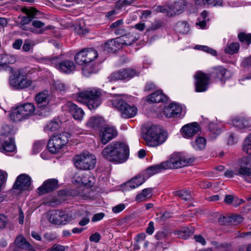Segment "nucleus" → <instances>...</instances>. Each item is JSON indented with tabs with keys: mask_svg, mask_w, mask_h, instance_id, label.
<instances>
[{
	"mask_svg": "<svg viewBox=\"0 0 251 251\" xmlns=\"http://www.w3.org/2000/svg\"><path fill=\"white\" fill-rule=\"evenodd\" d=\"M194 161V157L181 156L178 153H174L168 160L148 167L144 173L143 176L145 178H149L167 169H177L189 165Z\"/></svg>",
	"mask_w": 251,
	"mask_h": 251,
	"instance_id": "obj_1",
	"label": "nucleus"
},
{
	"mask_svg": "<svg viewBox=\"0 0 251 251\" xmlns=\"http://www.w3.org/2000/svg\"><path fill=\"white\" fill-rule=\"evenodd\" d=\"M128 147L121 142H112L106 146L102 150V157L107 161L114 163H122L128 158Z\"/></svg>",
	"mask_w": 251,
	"mask_h": 251,
	"instance_id": "obj_2",
	"label": "nucleus"
},
{
	"mask_svg": "<svg viewBox=\"0 0 251 251\" xmlns=\"http://www.w3.org/2000/svg\"><path fill=\"white\" fill-rule=\"evenodd\" d=\"M167 137V132L161 131L154 126H151L143 135L146 144L150 147H157L161 145L165 142Z\"/></svg>",
	"mask_w": 251,
	"mask_h": 251,
	"instance_id": "obj_3",
	"label": "nucleus"
},
{
	"mask_svg": "<svg viewBox=\"0 0 251 251\" xmlns=\"http://www.w3.org/2000/svg\"><path fill=\"white\" fill-rule=\"evenodd\" d=\"M35 110V106L32 103H25L14 109L11 112L9 117L14 122H20L33 115Z\"/></svg>",
	"mask_w": 251,
	"mask_h": 251,
	"instance_id": "obj_4",
	"label": "nucleus"
},
{
	"mask_svg": "<svg viewBox=\"0 0 251 251\" xmlns=\"http://www.w3.org/2000/svg\"><path fill=\"white\" fill-rule=\"evenodd\" d=\"M12 75L9 76V83L16 89H23L29 87L31 82L27 79L26 75L22 69L14 71L12 68V72H8Z\"/></svg>",
	"mask_w": 251,
	"mask_h": 251,
	"instance_id": "obj_5",
	"label": "nucleus"
},
{
	"mask_svg": "<svg viewBox=\"0 0 251 251\" xmlns=\"http://www.w3.org/2000/svg\"><path fill=\"white\" fill-rule=\"evenodd\" d=\"M54 189H38L37 194L39 195H43L50 193L49 197L45 204L49 206H55L59 204L66 200L67 193L65 189H61L58 191L57 194H55Z\"/></svg>",
	"mask_w": 251,
	"mask_h": 251,
	"instance_id": "obj_6",
	"label": "nucleus"
},
{
	"mask_svg": "<svg viewBox=\"0 0 251 251\" xmlns=\"http://www.w3.org/2000/svg\"><path fill=\"white\" fill-rule=\"evenodd\" d=\"M69 134L66 132L53 135L48 142L49 151L52 154H56L68 142Z\"/></svg>",
	"mask_w": 251,
	"mask_h": 251,
	"instance_id": "obj_7",
	"label": "nucleus"
},
{
	"mask_svg": "<svg viewBox=\"0 0 251 251\" xmlns=\"http://www.w3.org/2000/svg\"><path fill=\"white\" fill-rule=\"evenodd\" d=\"M4 128L7 129L8 131L2 132L0 135V151L6 154L14 151L16 149V146L10 127L6 126Z\"/></svg>",
	"mask_w": 251,
	"mask_h": 251,
	"instance_id": "obj_8",
	"label": "nucleus"
},
{
	"mask_svg": "<svg viewBox=\"0 0 251 251\" xmlns=\"http://www.w3.org/2000/svg\"><path fill=\"white\" fill-rule=\"evenodd\" d=\"M100 90L93 89L79 93V98L86 100L88 107L92 110L97 108L100 104Z\"/></svg>",
	"mask_w": 251,
	"mask_h": 251,
	"instance_id": "obj_9",
	"label": "nucleus"
},
{
	"mask_svg": "<svg viewBox=\"0 0 251 251\" xmlns=\"http://www.w3.org/2000/svg\"><path fill=\"white\" fill-rule=\"evenodd\" d=\"M113 106L118 108L121 112V116L125 118H130L134 117L137 113V108L133 105L128 104L120 98L112 100Z\"/></svg>",
	"mask_w": 251,
	"mask_h": 251,
	"instance_id": "obj_10",
	"label": "nucleus"
},
{
	"mask_svg": "<svg viewBox=\"0 0 251 251\" xmlns=\"http://www.w3.org/2000/svg\"><path fill=\"white\" fill-rule=\"evenodd\" d=\"M211 74H206L201 71L197 72L195 75V90L197 92H202L207 90L210 84Z\"/></svg>",
	"mask_w": 251,
	"mask_h": 251,
	"instance_id": "obj_11",
	"label": "nucleus"
},
{
	"mask_svg": "<svg viewBox=\"0 0 251 251\" xmlns=\"http://www.w3.org/2000/svg\"><path fill=\"white\" fill-rule=\"evenodd\" d=\"M96 163L95 156L88 151H83L79 154V169H92L95 167Z\"/></svg>",
	"mask_w": 251,
	"mask_h": 251,
	"instance_id": "obj_12",
	"label": "nucleus"
},
{
	"mask_svg": "<svg viewBox=\"0 0 251 251\" xmlns=\"http://www.w3.org/2000/svg\"><path fill=\"white\" fill-rule=\"evenodd\" d=\"M69 217L65 211L54 210L49 213V220L50 222L57 225H65L68 222Z\"/></svg>",
	"mask_w": 251,
	"mask_h": 251,
	"instance_id": "obj_13",
	"label": "nucleus"
},
{
	"mask_svg": "<svg viewBox=\"0 0 251 251\" xmlns=\"http://www.w3.org/2000/svg\"><path fill=\"white\" fill-rule=\"evenodd\" d=\"M137 75L135 70L131 69H122L113 73L107 78L109 81L130 79Z\"/></svg>",
	"mask_w": 251,
	"mask_h": 251,
	"instance_id": "obj_14",
	"label": "nucleus"
},
{
	"mask_svg": "<svg viewBox=\"0 0 251 251\" xmlns=\"http://www.w3.org/2000/svg\"><path fill=\"white\" fill-rule=\"evenodd\" d=\"M117 131L113 127L105 126L102 127L100 132L101 143L105 145L110 140L116 137Z\"/></svg>",
	"mask_w": 251,
	"mask_h": 251,
	"instance_id": "obj_15",
	"label": "nucleus"
},
{
	"mask_svg": "<svg viewBox=\"0 0 251 251\" xmlns=\"http://www.w3.org/2000/svg\"><path fill=\"white\" fill-rule=\"evenodd\" d=\"M34 100L39 107L45 108L49 112V108L47 106L50 101V95L47 90H44L37 93Z\"/></svg>",
	"mask_w": 251,
	"mask_h": 251,
	"instance_id": "obj_16",
	"label": "nucleus"
},
{
	"mask_svg": "<svg viewBox=\"0 0 251 251\" xmlns=\"http://www.w3.org/2000/svg\"><path fill=\"white\" fill-rule=\"evenodd\" d=\"M80 61L83 63H90L97 58V51L92 48L84 49L79 51Z\"/></svg>",
	"mask_w": 251,
	"mask_h": 251,
	"instance_id": "obj_17",
	"label": "nucleus"
},
{
	"mask_svg": "<svg viewBox=\"0 0 251 251\" xmlns=\"http://www.w3.org/2000/svg\"><path fill=\"white\" fill-rule=\"evenodd\" d=\"M31 184V177L27 174H22L17 177L12 188H29Z\"/></svg>",
	"mask_w": 251,
	"mask_h": 251,
	"instance_id": "obj_18",
	"label": "nucleus"
},
{
	"mask_svg": "<svg viewBox=\"0 0 251 251\" xmlns=\"http://www.w3.org/2000/svg\"><path fill=\"white\" fill-rule=\"evenodd\" d=\"M164 114L168 118L176 117L180 115L181 107L176 103H172L164 109Z\"/></svg>",
	"mask_w": 251,
	"mask_h": 251,
	"instance_id": "obj_19",
	"label": "nucleus"
},
{
	"mask_svg": "<svg viewBox=\"0 0 251 251\" xmlns=\"http://www.w3.org/2000/svg\"><path fill=\"white\" fill-rule=\"evenodd\" d=\"M186 2L183 1L175 2L173 4L169 5V11L168 13V17H172L176 14H179L186 8Z\"/></svg>",
	"mask_w": 251,
	"mask_h": 251,
	"instance_id": "obj_20",
	"label": "nucleus"
},
{
	"mask_svg": "<svg viewBox=\"0 0 251 251\" xmlns=\"http://www.w3.org/2000/svg\"><path fill=\"white\" fill-rule=\"evenodd\" d=\"M181 130L184 137H191L200 131V127L198 123H193L183 126Z\"/></svg>",
	"mask_w": 251,
	"mask_h": 251,
	"instance_id": "obj_21",
	"label": "nucleus"
},
{
	"mask_svg": "<svg viewBox=\"0 0 251 251\" xmlns=\"http://www.w3.org/2000/svg\"><path fill=\"white\" fill-rule=\"evenodd\" d=\"M145 179L146 178L144 176L141 175H138L134 177L129 181L123 183L121 185V187H129L130 188H136L143 184L144 182Z\"/></svg>",
	"mask_w": 251,
	"mask_h": 251,
	"instance_id": "obj_22",
	"label": "nucleus"
},
{
	"mask_svg": "<svg viewBox=\"0 0 251 251\" xmlns=\"http://www.w3.org/2000/svg\"><path fill=\"white\" fill-rule=\"evenodd\" d=\"M140 37V34L136 32H131L120 37L122 45L130 46L137 41Z\"/></svg>",
	"mask_w": 251,
	"mask_h": 251,
	"instance_id": "obj_23",
	"label": "nucleus"
},
{
	"mask_svg": "<svg viewBox=\"0 0 251 251\" xmlns=\"http://www.w3.org/2000/svg\"><path fill=\"white\" fill-rule=\"evenodd\" d=\"M120 38H117L115 39L108 40L104 44V48L108 52L116 51L122 45Z\"/></svg>",
	"mask_w": 251,
	"mask_h": 251,
	"instance_id": "obj_24",
	"label": "nucleus"
},
{
	"mask_svg": "<svg viewBox=\"0 0 251 251\" xmlns=\"http://www.w3.org/2000/svg\"><path fill=\"white\" fill-rule=\"evenodd\" d=\"M233 125L238 129H246L250 128L251 124L246 118H235L232 120Z\"/></svg>",
	"mask_w": 251,
	"mask_h": 251,
	"instance_id": "obj_25",
	"label": "nucleus"
},
{
	"mask_svg": "<svg viewBox=\"0 0 251 251\" xmlns=\"http://www.w3.org/2000/svg\"><path fill=\"white\" fill-rule=\"evenodd\" d=\"M81 182L82 186L91 188L94 186L96 179L92 174L88 172L82 175L81 178Z\"/></svg>",
	"mask_w": 251,
	"mask_h": 251,
	"instance_id": "obj_26",
	"label": "nucleus"
},
{
	"mask_svg": "<svg viewBox=\"0 0 251 251\" xmlns=\"http://www.w3.org/2000/svg\"><path fill=\"white\" fill-rule=\"evenodd\" d=\"M146 100L152 103L163 102L167 100V97L161 91H157L149 95Z\"/></svg>",
	"mask_w": 251,
	"mask_h": 251,
	"instance_id": "obj_27",
	"label": "nucleus"
},
{
	"mask_svg": "<svg viewBox=\"0 0 251 251\" xmlns=\"http://www.w3.org/2000/svg\"><path fill=\"white\" fill-rule=\"evenodd\" d=\"M75 67L74 62L68 60L62 61L58 65V67L61 71L68 74L74 71Z\"/></svg>",
	"mask_w": 251,
	"mask_h": 251,
	"instance_id": "obj_28",
	"label": "nucleus"
},
{
	"mask_svg": "<svg viewBox=\"0 0 251 251\" xmlns=\"http://www.w3.org/2000/svg\"><path fill=\"white\" fill-rule=\"evenodd\" d=\"M216 75L221 81L225 80L230 76V72L222 66H218L213 69V71L210 74Z\"/></svg>",
	"mask_w": 251,
	"mask_h": 251,
	"instance_id": "obj_29",
	"label": "nucleus"
},
{
	"mask_svg": "<svg viewBox=\"0 0 251 251\" xmlns=\"http://www.w3.org/2000/svg\"><path fill=\"white\" fill-rule=\"evenodd\" d=\"M83 63L82 73L86 77H88L92 74L96 73L99 70L98 66L96 64H92L91 62Z\"/></svg>",
	"mask_w": 251,
	"mask_h": 251,
	"instance_id": "obj_30",
	"label": "nucleus"
},
{
	"mask_svg": "<svg viewBox=\"0 0 251 251\" xmlns=\"http://www.w3.org/2000/svg\"><path fill=\"white\" fill-rule=\"evenodd\" d=\"M194 231L195 228L194 227H183L180 230L176 231L175 234L177 235L178 238L186 239L189 236L192 235Z\"/></svg>",
	"mask_w": 251,
	"mask_h": 251,
	"instance_id": "obj_31",
	"label": "nucleus"
},
{
	"mask_svg": "<svg viewBox=\"0 0 251 251\" xmlns=\"http://www.w3.org/2000/svg\"><path fill=\"white\" fill-rule=\"evenodd\" d=\"M15 243L18 248L22 249L27 250L31 247L30 243L23 235L18 236L15 239Z\"/></svg>",
	"mask_w": 251,
	"mask_h": 251,
	"instance_id": "obj_32",
	"label": "nucleus"
},
{
	"mask_svg": "<svg viewBox=\"0 0 251 251\" xmlns=\"http://www.w3.org/2000/svg\"><path fill=\"white\" fill-rule=\"evenodd\" d=\"M240 49V44L238 42L227 43L225 49V52L226 54L233 55L237 53Z\"/></svg>",
	"mask_w": 251,
	"mask_h": 251,
	"instance_id": "obj_33",
	"label": "nucleus"
},
{
	"mask_svg": "<svg viewBox=\"0 0 251 251\" xmlns=\"http://www.w3.org/2000/svg\"><path fill=\"white\" fill-rule=\"evenodd\" d=\"M243 162L246 163V159H243L241 162ZM236 175L244 177L250 176H251V169L248 167L247 164H244V163H241Z\"/></svg>",
	"mask_w": 251,
	"mask_h": 251,
	"instance_id": "obj_34",
	"label": "nucleus"
},
{
	"mask_svg": "<svg viewBox=\"0 0 251 251\" xmlns=\"http://www.w3.org/2000/svg\"><path fill=\"white\" fill-rule=\"evenodd\" d=\"M67 110L75 120H78V106L76 104L71 101H68L66 104Z\"/></svg>",
	"mask_w": 251,
	"mask_h": 251,
	"instance_id": "obj_35",
	"label": "nucleus"
},
{
	"mask_svg": "<svg viewBox=\"0 0 251 251\" xmlns=\"http://www.w3.org/2000/svg\"><path fill=\"white\" fill-rule=\"evenodd\" d=\"M206 140L205 138L202 137H198L193 142L192 145L194 148L196 150H201L205 148Z\"/></svg>",
	"mask_w": 251,
	"mask_h": 251,
	"instance_id": "obj_36",
	"label": "nucleus"
},
{
	"mask_svg": "<svg viewBox=\"0 0 251 251\" xmlns=\"http://www.w3.org/2000/svg\"><path fill=\"white\" fill-rule=\"evenodd\" d=\"M59 186L57 179L50 178L44 181L42 185L38 187V188H56Z\"/></svg>",
	"mask_w": 251,
	"mask_h": 251,
	"instance_id": "obj_37",
	"label": "nucleus"
},
{
	"mask_svg": "<svg viewBox=\"0 0 251 251\" xmlns=\"http://www.w3.org/2000/svg\"><path fill=\"white\" fill-rule=\"evenodd\" d=\"M175 30L178 33L185 34L189 31V26L184 22H179L175 25Z\"/></svg>",
	"mask_w": 251,
	"mask_h": 251,
	"instance_id": "obj_38",
	"label": "nucleus"
},
{
	"mask_svg": "<svg viewBox=\"0 0 251 251\" xmlns=\"http://www.w3.org/2000/svg\"><path fill=\"white\" fill-rule=\"evenodd\" d=\"M103 122L101 117H94L91 118L87 123V125L91 127L96 128L100 126Z\"/></svg>",
	"mask_w": 251,
	"mask_h": 251,
	"instance_id": "obj_39",
	"label": "nucleus"
},
{
	"mask_svg": "<svg viewBox=\"0 0 251 251\" xmlns=\"http://www.w3.org/2000/svg\"><path fill=\"white\" fill-rule=\"evenodd\" d=\"M151 196V189H143L142 193L138 194L136 198V201L138 202L143 201L146 199L150 198Z\"/></svg>",
	"mask_w": 251,
	"mask_h": 251,
	"instance_id": "obj_40",
	"label": "nucleus"
},
{
	"mask_svg": "<svg viewBox=\"0 0 251 251\" xmlns=\"http://www.w3.org/2000/svg\"><path fill=\"white\" fill-rule=\"evenodd\" d=\"M174 195L181 198L185 201L189 200L192 198L191 192L186 189H178L174 192Z\"/></svg>",
	"mask_w": 251,
	"mask_h": 251,
	"instance_id": "obj_41",
	"label": "nucleus"
},
{
	"mask_svg": "<svg viewBox=\"0 0 251 251\" xmlns=\"http://www.w3.org/2000/svg\"><path fill=\"white\" fill-rule=\"evenodd\" d=\"M24 189H10L6 192V194H3L0 190V203L3 201L5 197H7L9 195H20L22 193V191Z\"/></svg>",
	"mask_w": 251,
	"mask_h": 251,
	"instance_id": "obj_42",
	"label": "nucleus"
},
{
	"mask_svg": "<svg viewBox=\"0 0 251 251\" xmlns=\"http://www.w3.org/2000/svg\"><path fill=\"white\" fill-rule=\"evenodd\" d=\"M243 150L248 154H251V133L246 138L243 145Z\"/></svg>",
	"mask_w": 251,
	"mask_h": 251,
	"instance_id": "obj_43",
	"label": "nucleus"
},
{
	"mask_svg": "<svg viewBox=\"0 0 251 251\" xmlns=\"http://www.w3.org/2000/svg\"><path fill=\"white\" fill-rule=\"evenodd\" d=\"M238 37L242 43H245L248 45L251 44V33L246 34L244 32H241L238 34Z\"/></svg>",
	"mask_w": 251,
	"mask_h": 251,
	"instance_id": "obj_44",
	"label": "nucleus"
},
{
	"mask_svg": "<svg viewBox=\"0 0 251 251\" xmlns=\"http://www.w3.org/2000/svg\"><path fill=\"white\" fill-rule=\"evenodd\" d=\"M19 27L23 30L29 31L32 33L40 34L43 33L45 30L51 29V26H48L46 27L44 29L40 30L39 32H38L37 30L35 29L34 27H28L26 26V25H19Z\"/></svg>",
	"mask_w": 251,
	"mask_h": 251,
	"instance_id": "obj_45",
	"label": "nucleus"
},
{
	"mask_svg": "<svg viewBox=\"0 0 251 251\" xmlns=\"http://www.w3.org/2000/svg\"><path fill=\"white\" fill-rule=\"evenodd\" d=\"M202 2L201 4H198L199 6H205L206 4L214 6H222V0H201Z\"/></svg>",
	"mask_w": 251,
	"mask_h": 251,
	"instance_id": "obj_46",
	"label": "nucleus"
},
{
	"mask_svg": "<svg viewBox=\"0 0 251 251\" xmlns=\"http://www.w3.org/2000/svg\"><path fill=\"white\" fill-rule=\"evenodd\" d=\"M230 226H235L241 223L243 221V218L238 215H232L229 216Z\"/></svg>",
	"mask_w": 251,
	"mask_h": 251,
	"instance_id": "obj_47",
	"label": "nucleus"
},
{
	"mask_svg": "<svg viewBox=\"0 0 251 251\" xmlns=\"http://www.w3.org/2000/svg\"><path fill=\"white\" fill-rule=\"evenodd\" d=\"M46 145L44 140L37 141L33 145V151L35 153H38Z\"/></svg>",
	"mask_w": 251,
	"mask_h": 251,
	"instance_id": "obj_48",
	"label": "nucleus"
},
{
	"mask_svg": "<svg viewBox=\"0 0 251 251\" xmlns=\"http://www.w3.org/2000/svg\"><path fill=\"white\" fill-rule=\"evenodd\" d=\"M195 48L207 53H209L213 55H216L217 54V51L207 46L199 45L196 46Z\"/></svg>",
	"mask_w": 251,
	"mask_h": 251,
	"instance_id": "obj_49",
	"label": "nucleus"
},
{
	"mask_svg": "<svg viewBox=\"0 0 251 251\" xmlns=\"http://www.w3.org/2000/svg\"><path fill=\"white\" fill-rule=\"evenodd\" d=\"M7 178V174L0 170V188L5 187V183Z\"/></svg>",
	"mask_w": 251,
	"mask_h": 251,
	"instance_id": "obj_50",
	"label": "nucleus"
},
{
	"mask_svg": "<svg viewBox=\"0 0 251 251\" xmlns=\"http://www.w3.org/2000/svg\"><path fill=\"white\" fill-rule=\"evenodd\" d=\"M223 185V184H221L220 183H219L218 184L217 183H214L212 184L211 182L210 181H206L202 183H201V187L202 188H208L210 187H213V188H215L216 187H220L222 186Z\"/></svg>",
	"mask_w": 251,
	"mask_h": 251,
	"instance_id": "obj_51",
	"label": "nucleus"
},
{
	"mask_svg": "<svg viewBox=\"0 0 251 251\" xmlns=\"http://www.w3.org/2000/svg\"><path fill=\"white\" fill-rule=\"evenodd\" d=\"M59 127V124L56 121H51L46 126L47 129L51 131H55L57 130Z\"/></svg>",
	"mask_w": 251,
	"mask_h": 251,
	"instance_id": "obj_52",
	"label": "nucleus"
},
{
	"mask_svg": "<svg viewBox=\"0 0 251 251\" xmlns=\"http://www.w3.org/2000/svg\"><path fill=\"white\" fill-rule=\"evenodd\" d=\"M133 1L134 0H119L117 3L116 6L118 8H121L122 7L131 4Z\"/></svg>",
	"mask_w": 251,
	"mask_h": 251,
	"instance_id": "obj_53",
	"label": "nucleus"
},
{
	"mask_svg": "<svg viewBox=\"0 0 251 251\" xmlns=\"http://www.w3.org/2000/svg\"><path fill=\"white\" fill-rule=\"evenodd\" d=\"M218 222L222 225L230 226L229 216H221L218 219Z\"/></svg>",
	"mask_w": 251,
	"mask_h": 251,
	"instance_id": "obj_54",
	"label": "nucleus"
},
{
	"mask_svg": "<svg viewBox=\"0 0 251 251\" xmlns=\"http://www.w3.org/2000/svg\"><path fill=\"white\" fill-rule=\"evenodd\" d=\"M65 247L59 244H54L52 247L48 249V251H65Z\"/></svg>",
	"mask_w": 251,
	"mask_h": 251,
	"instance_id": "obj_55",
	"label": "nucleus"
},
{
	"mask_svg": "<svg viewBox=\"0 0 251 251\" xmlns=\"http://www.w3.org/2000/svg\"><path fill=\"white\" fill-rule=\"evenodd\" d=\"M33 19L32 17L29 16H23L21 18V21L19 25H26L29 24Z\"/></svg>",
	"mask_w": 251,
	"mask_h": 251,
	"instance_id": "obj_56",
	"label": "nucleus"
},
{
	"mask_svg": "<svg viewBox=\"0 0 251 251\" xmlns=\"http://www.w3.org/2000/svg\"><path fill=\"white\" fill-rule=\"evenodd\" d=\"M7 223V219L4 214H0V229L4 228Z\"/></svg>",
	"mask_w": 251,
	"mask_h": 251,
	"instance_id": "obj_57",
	"label": "nucleus"
},
{
	"mask_svg": "<svg viewBox=\"0 0 251 251\" xmlns=\"http://www.w3.org/2000/svg\"><path fill=\"white\" fill-rule=\"evenodd\" d=\"M241 65L244 68H251V55L245 58L241 63Z\"/></svg>",
	"mask_w": 251,
	"mask_h": 251,
	"instance_id": "obj_58",
	"label": "nucleus"
},
{
	"mask_svg": "<svg viewBox=\"0 0 251 251\" xmlns=\"http://www.w3.org/2000/svg\"><path fill=\"white\" fill-rule=\"evenodd\" d=\"M84 212L86 213V216L83 217V218L79 221V225L83 226L87 225L89 222V218L88 217V214L89 212L87 210H84Z\"/></svg>",
	"mask_w": 251,
	"mask_h": 251,
	"instance_id": "obj_59",
	"label": "nucleus"
},
{
	"mask_svg": "<svg viewBox=\"0 0 251 251\" xmlns=\"http://www.w3.org/2000/svg\"><path fill=\"white\" fill-rule=\"evenodd\" d=\"M125 208V204L121 203L113 207L112 208V211L115 213H118L123 211Z\"/></svg>",
	"mask_w": 251,
	"mask_h": 251,
	"instance_id": "obj_60",
	"label": "nucleus"
},
{
	"mask_svg": "<svg viewBox=\"0 0 251 251\" xmlns=\"http://www.w3.org/2000/svg\"><path fill=\"white\" fill-rule=\"evenodd\" d=\"M156 11L158 12L166 13L168 16V13L169 11V5L168 6H158L156 8Z\"/></svg>",
	"mask_w": 251,
	"mask_h": 251,
	"instance_id": "obj_61",
	"label": "nucleus"
},
{
	"mask_svg": "<svg viewBox=\"0 0 251 251\" xmlns=\"http://www.w3.org/2000/svg\"><path fill=\"white\" fill-rule=\"evenodd\" d=\"M104 213L102 212L96 214L93 216L92 219V221L93 222H96L100 221L104 217Z\"/></svg>",
	"mask_w": 251,
	"mask_h": 251,
	"instance_id": "obj_62",
	"label": "nucleus"
},
{
	"mask_svg": "<svg viewBox=\"0 0 251 251\" xmlns=\"http://www.w3.org/2000/svg\"><path fill=\"white\" fill-rule=\"evenodd\" d=\"M0 72H12V67L7 64H0Z\"/></svg>",
	"mask_w": 251,
	"mask_h": 251,
	"instance_id": "obj_63",
	"label": "nucleus"
},
{
	"mask_svg": "<svg viewBox=\"0 0 251 251\" xmlns=\"http://www.w3.org/2000/svg\"><path fill=\"white\" fill-rule=\"evenodd\" d=\"M245 202V201L241 199H239L237 197L235 196L233 201L232 204L235 207H237L240 204Z\"/></svg>",
	"mask_w": 251,
	"mask_h": 251,
	"instance_id": "obj_64",
	"label": "nucleus"
}]
</instances>
